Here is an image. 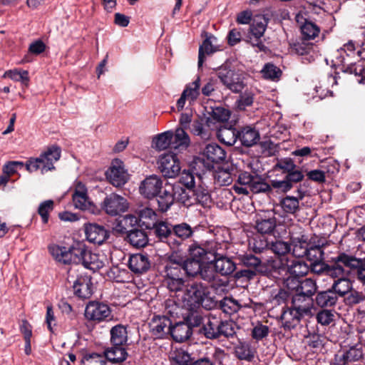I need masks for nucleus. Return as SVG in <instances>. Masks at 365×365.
Returning a JSON list of instances; mask_svg holds the SVG:
<instances>
[{
	"label": "nucleus",
	"instance_id": "f257e3e1",
	"mask_svg": "<svg viewBox=\"0 0 365 365\" xmlns=\"http://www.w3.org/2000/svg\"><path fill=\"white\" fill-rule=\"evenodd\" d=\"M61 154V148L57 145L48 147L37 158H30L24 164L21 161H9L3 166V173H6L10 178L15 174L18 168H22L24 165L29 173L40 170L42 175L48 171L55 170L54 163L57 162Z\"/></svg>",
	"mask_w": 365,
	"mask_h": 365
},
{
	"label": "nucleus",
	"instance_id": "f03ea898",
	"mask_svg": "<svg viewBox=\"0 0 365 365\" xmlns=\"http://www.w3.org/2000/svg\"><path fill=\"white\" fill-rule=\"evenodd\" d=\"M287 286L289 289H292L294 292L292 297V304L298 303L305 305L312 309L313 303L312 296L317 289L315 280L311 278H306L301 281L296 279H287Z\"/></svg>",
	"mask_w": 365,
	"mask_h": 365
},
{
	"label": "nucleus",
	"instance_id": "7ed1b4c3",
	"mask_svg": "<svg viewBox=\"0 0 365 365\" xmlns=\"http://www.w3.org/2000/svg\"><path fill=\"white\" fill-rule=\"evenodd\" d=\"M201 333L208 339H217L221 336L233 337L235 331L232 322L222 320L220 317L210 314L205 319Z\"/></svg>",
	"mask_w": 365,
	"mask_h": 365
},
{
	"label": "nucleus",
	"instance_id": "20e7f679",
	"mask_svg": "<svg viewBox=\"0 0 365 365\" xmlns=\"http://www.w3.org/2000/svg\"><path fill=\"white\" fill-rule=\"evenodd\" d=\"M236 193L247 195L250 192L261 193L269 188L268 183L262 176L242 172L238 175L237 182L232 187Z\"/></svg>",
	"mask_w": 365,
	"mask_h": 365
},
{
	"label": "nucleus",
	"instance_id": "39448f33",
	"mask_svg": "<svg viewBox=\"0 0 365 365\" xmlns=\"http://www.w3.org/2000/svg\"><path fill=\"white\" fill-rule=\"evenodd\" d=\"M209 294L208 288L203 283L194 282L188 284L184 291L182 300L184 306L187 307L188 309H194L202 306L205 309H210L205 301Z\"/></svg>",
	"mask_w": 365,
	"mask_h": 365
},
{
	"label": "nucleus",
	"instance_id": "423d86ee",
	"mask_svg": "<svg viewBox=\"0 0 365 365\" xmlns=\"http://www.w3.org/2000/svg\"><path fill=\"white\" fill-rule=\"evenodd\" d=\"M329 262V277L331 278L348 276L351 269L361 264V259L345 252H340L336 257H331Z\"/></svg>",
	"mask_w": 365,
	"mask_h": 365
},
{
	"label": "nucleus",
	"instance_id": "0eeeda50",
	"mask_svg": "<svg viewBox=\"0 0 365 365\" xmlns=\"http://www.w3.org/2000/svg\"><path fill=\"white\" fill-rule=\"evenodd\" d=\"M312 313L311 309L298 303L292 304L291 307L284 309L281 314L282 327L284 330H291L297 327L304 316Z\"/></svg>",
	"mask_w": 365,
	"mask_h": 365
},
{
	"label": "nucleus",
	"instance_id": "6e6552de",
	"mask_svg": "<svg viewBox=\"0 0 365 365\" xmlns=\"http://www.w3.org/2000/svg\"><path fill=\"white\" fill-rule=\"evenodd\" d=\"M267 22L262 16H256L250 26L249 32L246 41L253 47L257 48L258 51H264L267 48L262 37L266 31Z\"/></svg>",
	"mask_w": 365,
	"mask_h": 365
},
{
	"label": "nucleus",
	"instance_id": "1a4fd4ad",
	"mask_svg": "<svg viewBox=\"0 0 365 365\" xmlns=\"http://www.w3.org/2000/svg\"><path fill=\"white\" fill-rule=\"evenodd\" d=\"M217 243L215 241L207 242L202 245L196 242L192 244L189 247V252L191 258H195L200 262L212 260L217 256Z\"/></svg>",
	"mask_w": 365,
	"mask_h": 365
},
{
	"label": "nucleus",
	"instance_id": "9d476101",
	"mask_svg": "<svg viewBox=\"0 0 365 365\" xmlns=\"http://www.w3.org/2000/svg\"><path fill=\"white\" fill-rule=\"evenodd\" d=\"M217 76L221 83L234 93L241 92L245 87L240 75L233 70L225 67L220 68L217 72Z\"/></svg>",
	"mask_w": 365,
	"mask_h": 365
},
{
	"label": "nucleus",
	"instance_id": "9b49d317",
	"mask_svg": "<svg viewBox=\"0 0 365 365\" xmlns=\"http://www.w3.org/2000/svg\"><path fill=\"white\" fill-rule=\"evenodd\" d=\"M101 207L106 214L110 216H116L127 211L128 202L127 200L121 195L111 193L105 197Z\"/></svg>",
	"mask_w": 365,
	"mask_h": 365
},
{
	"label": "nucleus",
	"instance_id": "f8f14e48",
	"mask_svg": "<svg viewBox=\"0 0 365 365\" xmlns=\"http://www.w3.org/2000/svg\"><path fill=\"white\" fill-rule=\"evenodd\" d=\"M158 164L159 170L165 178H173L180 173V161L175 153H168L162 155Z\"/></svg>",
	"mask_w": 365,
	"mask_h": 365
},
{
	"label": "nucleus",
	"instance_id": "ddd939ff",
	"mask_svg": "<svg viewBox=\"0 0 365 365\" xmlns=\"http://www.w3.org/2000/svg\"><path fill=\"white\" fill-rule=\"evenodd\" d=\"M111 315L110 307L102 302H90L85 309V317L87 319L93 322L107 320Z\"/></svg>",
	"mask_w": 365,
	"mask_h": 365
},
{
	"label": "nucleus",
	"instance_id": "4468645a",
	"mask_svg": "<svg viewBox=\"0 0 365 365\" xmlns=\"http://www.w3.org/2000/svg\"><path fill=\"white\" fill-rule=\"evenodd\" d=\"M83 229L86 239L93 244L102 245L110 236V232L105 226L95 222L85 223Z\"/></svg>",
	"mask_w": 365,
	"mask_h": 365
},
{
	"label": "nucleus",
	"instance_id": "2eb2a0df",
	"mask_svg": "<svg viewBox=\"0 0 365 365\" xmlns=\"http://www.w3.org/2000/svg\"><path fill=\"white\" fill-rule=\"evenodd\" d=\"M106 175L108 181L115 187L123 185L128 179L123 163L119 159H115L112 161L110 167L106 173Z\"/></svg>",
	"mask_w": 365,
	"mask_h": 365
},
{
	"label": "nucleus",
	"instance_id": "dca6fc26",
	"mask_svg": "<svg viewBox=\"0 0 365 365\" xmlns=\"http://www.w3.org/2000/svg\"><path fill=\"white\" fill-rule=\"evenodd\" d=\"M212 262H207L206 264H203L198 276L203 281L207 282L210 286L215 289L226 287L227 282L219 277L217 272L215 271L214 265H212Z\"/></svg>",
	"mask_w": 365,
	"mask_h": 365
},
{
	"label": "nucleus",
	"instance_id": "f3484780",
	"mask_svg": "<svg viewBox=\"0 0 365 365\" xmlns=\"http://www.w3.org/2000/svg\"><path fill=\"white\" fill-rule=\"evenodd\" d=\"M150 230L158 241L166 243L171 249H175L177 241L173 239V225L158 221Z\"/></svg>",
	"mask_w": 365,
	"mask_h": 365
},
{
	"label": "nucleus",
	"instance_id": "a211bd4d",
	"mask_svg": "<svg viewBox=\"0 0 365 365\" xmlns=\"http://www.w3.org/2000/svg\"><path fill=\"white\" fill-rule=\"evenodd\" d=\"M171 324L166 316H155L149 323L150 331L155 338L163 339L170 335Z\"/></svg>",
	"mask_w": 365,
	"mask_h": 365
},
{
	"label": "nucleus",
	"instance_id": "6ab92c4d",
	"mask_svg": "<svg viewBox=\"0 0 365 365\" xmlns=\"http://www.w3.org/2000/svg\"><path fill=\"white\" fill-rule=\"evenodd\" d=\"M163 188V180L159 176L155 175L147 177L142 181L139 190L145 197L150 199L157 195Z\"/></svg>",
	"mask_w": 365,
	"mask_h": 365
},
{
	"label": "nucleus",
	"instance_id": "aec40b11",
	"mask_svg": "<svg viewBox=\"0 0 365 365\" xmlns=\"http://www.w3.org/2000/svg\"><path fill=\"white\" fill-rule=\"evenodd\" d=\"M175 184L166 183L157 194V201L160 211L166 212L175 201Z\"/></svg>",
	"mask_w": 365,
	"mask_h": 365
},
{
	"label": "nucleus",
	"instance_id": "412c9836",
	"mask_svg": "<svg viewBox=\"0 0 365 365\" xmlns=\"http://www.w3.org/2000/svg\"><path fill=\"white\" fill-rule=\"evenodd\" d=\"M281 262L287 272L293 277L292 279L303 277L309 272V267L300 258H283L281 259Z\"/></svg>",
	"mask_w": 365,
	"mask_h": 365
},
{
	"label": "nucleus",
	"instance_id": "4be33fe9",
	"mask_svg": "<svg viewBox=\"0 0 365 365\" xmlns=\"http://www.w3.org/2000/svg\"><path fill=\"white\" fill-rule=\"evenodd\" d=\"M238 140L244 147L250 148L259 143L260 134L252 125L242 126L238 130Z\"/></svg>",
	"mask_w": 365,
	"mask_h": 365
},
{
	"label": "nucleus",
	"instance_id": "5701e85b",
	"mask_svg": "<svg viewBox=\"0 0 365 365\" xmlns=\"http://www.w3.org/2000/svg\"><path fill=\"white\" fill-rule=\"evenodd\" d=\"M128 266L133 273L143 274L150 269L151 262L147 254L138 253L130 256Z\"/></svg>",
	"mask_w": 365,
	"mask_h": 365
},
{
	"label": "nucleus",
	"instance_id": "b1692460",
	"mask_svg": "<svg viewBox=\"0 0 365 365\" xmlns=\"http://www.w3.org/2000/svg\"><path fill=\"white\" fill-rule=\"evenodd\" d=\"M75 294L81 299H88L93 294V284L91 277L81 275L75 281L73 286Z\"/></svg>",
	"mask_w": 365,
	"mask_h": 365
},
{
	"label": "nucleus",
	"instance_id": "393cba45",
	"mask_svg": "<svg viewBox=\"0 0 365 365\" xmlns=\"http://www.w3.org/2000/svg\"><path fill=\"white\" fill-rule=\"evenodd\" d=\"M217 250V256L212 260V262H214L215 271L222 276L232 274L236 269V263L231 258L218 253Z\"/></svg>",
	"mask_w": 365,
	"mask_h": 365
},
{
	"label": "nucleus",
	"instance_id": "a878e982",
	"mask_svg": "<svg viewBox=\"0 0 365 365\" xmlns=\"http://www.w3.org/2000/svg\"><path fill=\"white\" fill-rule=\"evenodd\" d=\"M296 21L299 25L302 37L305 40L314 39L320 32V28L314 22L305 19L298 14Z\"/></svg>",
	"mask_w": 365,
	"mask_h": 365
},
{
	"label": "nucleus",
	"instance_id": "bb28decb",
	"mask_svg": "<svg viewBox=\"0 0 365 365\" xmlns=\"http://www.w3.org/2000/svg\"><path fill=\"white\" fill-rule=\"evenodd\" d=\"M216 128L217 137L218 140L225 145L231 146L233 145L238 140V130L233 128L232 125L224 124L223 125L214 126Z\"/></svg>",
	"mask_w": 365,
	"mask_h": 365
},
{
	"label": "nucleus",
	"instance_id": "cd10ccee",
	"mask_svg": "<svg viewBox=\"0 0 365 365\" xmlns=\"http://www.w3.org/2000/svg\"><path fill=\"white\" fill-rule=\"evenodd\" d=\"M292 255L296 258H302L305 257L309 245L308 243V237L304 235H300L297 237H291L289 240Z\"/></svg>",
	"mask_w": 365,
	"mask_h": 365
},
{
	"label": "nucleus",
	"instance_id": "c85d7f7f",
	"mask_svg": "<svg viewBox=\"0 0 365 365\" xmlns=\"http://www.w3.org/2000/svg\"><path fill=\"white\" fill-rule=\"evenodd\" d=\"M48 250L52 257L58 263L63 264H71V247L59 245L56 244L51 245Z\"/></svg>",
	"mask_w": 365,
	"mask_h": 365
},
{
	"label": "nucleus",
	"instance_id": "c756f323",
	"mask_svg": "<svg viewBox=\"0 0 365 365\" xmlns=\"http://www.w3.org/2000/svg\"><path fill=\"white\" fill-rule=\"evenodd\" d=\"M194 229L186 222L173 225V239L176 240L175 249L178 248L183 241L192 237Z\"/></svg>",
	"mask_w": 365,
	"mask_h": 365
},
{
	"label": "nucleus",
	"instance_id": "7c9ffc66",
	"mask_svg": "<svg viewBox=\"0 0 365 365\" xmlns=\"http://www.w3.org/2000/svg\"><path fill=\"white\" fill-rule=\"evenodd\" d=\"M72 198L74 206L78 209L86 210H90L92 207V204L87 195V189L81 183L76 186Z\"/></svg>",
	"mask_w": 365,
	"mask_h": 365
},
{
	"label": "nucleus",
	"instance_id": "2f4dec72",
	"mask_svg": "<svg viewBox=\"0 0 365 365\" xmlns=\"http://www.w3.org/2000/svg\"><path fill=\"white\" fill-rule=\"evenodd\" d=\"M202 154L207 160L215 163L224 162L227 155L225 150L217 143L207 145Z\"/></svg>",
	"mask_w": 365,
	"mask_h": 365
},
{
	"label": "nucleus",
	"instance_id": "473e14b6",
	"mask_svg": "<svg viewBox=\"0 0 365 365\" xmlns=\"http://www.w3.org/2000/svg\"><path fill=\"white\" fill-rule=\"evenodd\" d=\"M103 355L106 360L112 364H120L128 357V354L124 346H111L105 349Z\"/></svg>",
	"mask_w": 365,
	"mask_h": 365
},
{
	"label": "nucleus",
	"instance_id": "72a5a7b5",
	"mask_svg": "<svg viewBox=\"0 0 365 365\" xmlns=\"http://www.w3.org/2000/svg\"><path fill=\"white\" fill-rule=\"evenodd\" d=\"M338 299L336 294L330 287L327 290L318 292L314 302L318 307L324 308L335 306Z\"/></svg>",
	"mask_w": 365,
	"mask_h": 365
},
{
	"label": "nucleus",
	"instance_id": "f704fd0d",
	"mask_svg": "<svg viewBox=\"0 0 365 365\" xmlns=\"http://www.w3.org/2000/svg\"><path fill=\"white\" fill-rule=\"evenodd\" d=\"M192 334V329L185 322L171 324L170 335L178 342H182L188 339Z\"/></svg>",
	"mask_w": 365,
	"mask_h": 365
},
{
	"label": "nucleus",
	"instance_id": "c9c22d12",
	"mask_svg": "<svg viewBox=\"0 0 365 365\" xmlns=\"http://www.w3.org/2000/svg\"><path fill=\"white\" fill-rule=\"evenodd\" d=\"M212 120L211 118H207L206 125H204L199 120H194L190 125V132L202 140H208L212 135L211 130L214 129L215 126L212 127Z\"/></svg>",
	"mask_w": 365,
	"mask_h": 365
},
{
	"label": "nucleus",
	"instance_id": "e433bc0d",
	"mask_svg": "<svg viewBox=\"0 0 365 365\" xmlns=\"http://www.w3.org/2000/svg\"><path fill=\"white\" fill-rule=\"evenodd\" d=\"M110 342L113 346H125L127 344L128 331L127 327L123 324H117L110 330Z\"/></svg>",
	"mask_w": 365,
	"mask_h": 365
},
{
	"label": "nucleus",
	"instance_id": "4c0bfd02",
	"mask_svg": "<svg viewBox=\"0 0 365 365\" xmlns=\"http://www.w3.org/2000/svg\"><path fill=\"white\" fill-rule=\"evenodd\" d=\"M190 140L187 133L183 128H177L172 131V149L183 150L190 145Z\"/></svg>",
	"mask_w": 365,
	"mask_h": 365
},
{
	"label": "nucleus",
	"instance_id": "58836bf2",
	"mask_svg": "<svg viewBox=\"0 0 365 365\" xmlns=\"http://www.w3.org/2000/svg\"><path fill=\"white\" fill-rule=\"evenodd\" d=\"M128 242L136 248L145 247L148 243V237L146 232L142 230L133 229L127 234Z\"/></svg>",
	"mask_w": 365,
	"mask_h": 365
},
{
	"label": "nucleus",
	"instance_id": "ea45409f",
	"mask_svg": "<svg viewBox=\"0 0 365 365\" xmlns=\"http://www.w3.org/2000/svg\"><path fill=\"white\" fill-rule=\"evenodd\" d=\"M234 354L240 360L251 361L255 357V351L249 343L239 341L234 347Z\"/></svg>",
	"mask_w": 365,
	"mask_h": 365
},
{
	"label": "nucleus",
	"instance_id": "a19ab883",
	"mask_svg": "<svg viewBox=\"0 0 365 365\" xmlns=\"http://www.w3.org/2000/svg\"><path fill=\"white\" fill-rule=\"evenodd\" d=\"M139 225L150 230L159 221L158 215L151 208L145 207L140 210L138 215Z\"/></svg>",
	"mask_w": 365,
	"mask_h": 365
},
{
	"label": "nucleus",
	"instance_id": "79ce46f5",
	"mask_svg": "<svg viewBox=\"0 0 365 365\" xmlns=\"http://www.w3.org/2000/svg\"><path fill=\"white\" fill-rule=\"evenodd\" d=\"M346 277L347 276H342L337 277L338 279L334 280L331 287L338 297H344L346 294H349L352 289V283Z\"/></svg>",
	"mask_w": 365,
	"mask_h": 365
},
{
	"label": "nucleus",
	"instance_id": "37998d69",
	"mask_svg": "<svg viewBox=\"0 0 365 365\" xmlns=\"http://www.w3.org/2000/svg\"><path fill=\"white\" fill-rule=\"evenodd\" d=\"M81 264H83L84 267L93 270V272L100 269L104 266V263L100 259L99 255L93 253L88 248Z\"/></svg>",
	"mask_w": 365,
	"mask_h": 365
},
{
	"label": "nucleus",
	"instance_id": "c03bdc74",
	"mask_svg": "<svg viewBox=\"0 0 365 365\" xmlns=\"http://www.w3.org/2000/svg\"><path fill=\"white\" fill-rule=\"evenodd\" d=\"M71 247V264H81L87 250V246L83 242L75 241Z\"/></svg>",
	"mask_w": 365,
	"mask_h": 365
},
{
	"label": "nucleus",
	"instance_id": "a18cd8bd",
	"mask_svg": "<svg viewBox=\"0 0 365 365\" xmlns=\"http://www.w3.org/2000/svg\"><path fill=\"white\" fill-rule=\"evenodd\" d=\"M194 204H200L202 207L208 206L211 202V197L207 187L199 185L192 190Z\"/></svg>",
	"mask_w": 365,
	"mask_h": 365
},
{
	"label": "nucleus",
	"instance_id": "49530a36",
	"mask_svg": "<svg viewBox=\"0 0 365 365\" xmlns=\"http://www.w3.org/2000/svg\"><path fill=\"white\" fill-rule=\"evenodd\" d=\"M182 264L183 272L187 277H198V274L201 270V267L203 263L200 262L195 258L188 257L185 259V262Z\"/></svg>",
	"mask_w": 365,
	"mask_h": 365
},
{
	"label": "nucleus",
	"instance_id": "de8ad7c7",
	"mask_svg": "<svg viewBox=\"0 0 365 365\" xmlns=\"http://www.w3.org/2000/svg\"><path fill=\"white\" fill-rule=\"evenodd\" d=\"M139 224L138 217L134 215H126L120 219L115 226V230L120 233H128L129 228Z\"/></svg>",
	"mask_w": 365,
	"mask_h": 365
},
{
	"label": "nucleus",
	"instance_id": "09e8293b",
	"mask_svg": "<svg viewBox=\"0 0 365 365\" xmlns=\"http://www.w3.org/2000/svg\"><path fill=\"white\" fill-rule=\"evenodd\" d=\"M248 245L255 253H261L269 247V243L262 235H255L249 239Z\"/></svg>",
	"mask_w": 365,
	"mask_h": 365
},
{
	"label": "nucleus",
	"instance_id": "8fccbe9b",
	"mask_svg": "<svg viewBox=\"0 0 365 365\" xmlns=\"http://www.w3.org/2000/svg\"><path fill=\"white\" fill-rule=\"evenodd\" d=\"M282 210L287 214L295 215L299 211V200L294 196L287 195L280 201Z\"/></svg>",
	"mask_w": 365,
	"mask_h": 365
},
{
	"label": "nucleus",
	"instance_id": "3c124183",
	"mask_svg": "<svg viewBox=\"0 0 365 365\" xmlns=\"http://www.w3.org/2000/svg\"><path fill=\"white\" fill-rule=\"evenodd\" d=\"M276 227V218L274 217L259 219L256 222L255 228L259 233L264 235L271 234Z\"/></svg>",
	"mask_w": 365,
	"mask_h": 365
},
{
	"label": "nucleus",
	"instance_id": "603ef678",
	"mask_svg": "<svg viewBox=\"0 0 365 365\" xmlns=\"http://www.w3.org/2000/svg\"><path fill=\"white\" fill-rule=\"evenodd\" d=\"M175 201H178L185 207H190L194 204L193 197L190 195L191 189L186 190L180 184H175Z\"/></svg>",
	"mask_w": 365,
	"mask_h": 365
},
{
	"label": "nucleus",
	"instance_id": "864d4df0",
	"mask_svg": "<svg viewBox=\"0 0 365 365\" xmlns=\"http://www.w3.org/2000/svg\"><path fill=\"white\" fill-rule=\"evenodd\" d=\"M268 187L267 190L261 191V193H265L269 195L272 194L274 190L277 192H287L292 188V185H291L284 177L282 180H272L270 184L268 183Z\"/></svg>",
	"mask_w": 365,
	"mask_h": 365
},
{
	"label": "nucleus",
	"instance_id": "5fc2aeb1",
	"mask_svg": "<svg viewBox=\"0 0 365 365\" xmlns=\"http://www.w3.org/2000/svg\"><path fill=\"white\" fill-rule=\"evenodd\" d=\"M211 38L212 37L205 38L200 46L198 53V68L202 66L205 54L210 55L217 51V49L212 45ZM212 38L216 39L215 37Z\"/></svg>",
	"mask_w": 365,
	"mask_h": 365
},
{
	"label": "nucleus",
	"instance_id": "6e6d98bb",
	"mask_svg": "<svg viewBox=\"0 0 365 365\" xmlns=\"http://www.w3.org/2000/svg\"><path fill=\"white\" fill-rule=\"evenodd\" d=\"M154 147L163 150L168 148L172 149V131H166L158 135L153 140Z\"/></svg>",
	"mask_w": 365,
	"mask_h": 365
},
{
	"label": "nucleus",
	"instance_id": "4d7b16f0",
	"mask_svg": "<svg viewBox=\"0 0 365 365\" xmlns=\"http://www.w3.org/2000/svg\"><path fill=\"white\" fill-rule=\"evenodd\" d=\"M341 64L342 66V71L344 73L349 74H354L355 76L359 77V78H362V76L365 74L364 62L362 61L354 63H347L346 61H345L344 63Z\"/></svg>",
	"mask_w": 365,
	"mask_h": 365
},
{
	"label": "nucleus",
	"instance_id": "13d9d810",
	"mask_svg": "<svg viewBox=\"0 0 365 365\" xmlns=\"http://www.w3.org/2000/svg\"><path fill=\"white\" fill-rule=\"evenodd\" d=\"M262 73L264 78L276 81L280 78L282 71L274 64L267 63L264 66Z\"/></svg>",
	"mask_w": 365,
	"mask_h": 365
},
{
	"label": "nucleus",
	"instance_id": "bf43d9fd",
	"mask_svg": "<svg viewBox=\"0 0 365 365\" xmlns=\"http://www.w3.org/2000/svg\"><path fill=\"white\" fill-rule=\"evenodd\" d=\"M200 78L199 76L192 83L187 84L182 92H186L185 96L190 101H195L200 96Z\"/></svg>",
	"mask_w": 365,
	"mask_h": 365
},
{
	"label": "nucleus",
	"instance_id": "052dcab7",
	"mask_svg": "<svg viewBox=\"0 0 365 365\" xmlns=\"http://www.w3.org/2000/svg\"><path fill=\"white\" fill-rule=\"evenodd\" d=\"M219 307L224 313L227 314L235 313L240 308L237 301L230 297H225L220 301Z\"/></svg>",
	"mask_w": 365,
	"mask_h": 365
},
{
	"label": "nucleus",
	"instance_id": "680f3d73",
	"mask_svg": "<svg viewBox=\"0 0 365 365\" xmlns=\"http://www.w3.org/2000/svg\"><path fill=\"white\" fill-rule=\"evenodd\" d=\"M173 361L178 365H192L194 357L185 349H177L173 356Z\"/></svg>",
	"mask_w": 365,
	"mask_h": 365
},
{
	"label": "nucleus",
	"instance_id": "e2e57ef3",
	"mask_svg": "<svg viewBox=\"0 0 365 365\" xmlns=\"http://www.w3.org/2000/svg\"><path fill=\"white\" fill-rule=\"evenodd\" d=\"M182 267L175 263H166L164 267L165 279L182 278Z\"/></svg>",
	"mask_w": 365,
	"mask_h": 365
},
{
	"label": "nucleus",
	"instance_id": "0e129e2a",
	"mask_svg": "<svg viewBox=\"0 0 365 365\" xmlns=\"http://www.w3.org/2000/svg\"><path fill=\"white\" fill-rule=\"evenodd\" d=\"M272 251L278 255H282V258H287L284 255L291 251L289 242H284L282 240H276L269 244V247Z\"/></svg>",
	"mask_w": 365,
	"mask_h": 365
},
{
	"label": "nucleus",
	"instance_id": "69168bd1",
	"mask_svg": "<svg viewBox=\"0 0 365 365\" xmlns=\"http://www.w3.org/2000/svg\"><path fill=\"white\" fill-rule=\"evenodd\" d=\"M238 259L240 263L247 268L256 269L261 264V259L251 254L240 255Z\"/></svg>",
	"mask_w": 365,
	"mask_h": 365
},
{
	"label": "nucleus",
	"instance_id": "338daca9",
	"mask_svg": "<svg viewBox=\"0 0 365 365\" xmlns=\"http://www.w3.org/2000/svg\"><path fill=\"white\" fill-rule=\"evenodd\" d=\"M190 312L185 317V323L189 325L192 329V327H199L201 324H203L205 319L197 311L194 309H189Z\"/></svg>",
	"mask_w": 365,
	"mask_h": 365
},
{
	"label": "nucleus",
	"instance_id": "774afa93",
	"mask_svg": "<svg viewBox=\"0 0 365 365\" xmlns=\"http://www.w3.org/2000/svg\"><path fill=\"white\" fill-rule=\"evenodd\" d=\"M104 355L93 353L86 355L82 360V365H106Z\"/></svg>",
	"mask_w": 365,
	"mask_h": 365
}]
</instances>
